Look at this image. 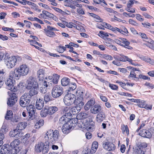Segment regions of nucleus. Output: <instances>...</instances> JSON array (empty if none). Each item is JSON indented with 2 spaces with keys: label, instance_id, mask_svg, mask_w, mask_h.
Wrapping results in <instances>:
<instances>
[{
  "label": "nucleus",
  "instance_id": "1",
  "mask_svg": "<svg viewBox=\"0 0 154 154\" xmlns=\"http://www.w3.org/2000/svg\"><path fill=\"white\" fill-rule=\"evenodd\" d=\"M25 87L29 90L28 94L30 97L37 94L38 93V83L36 78L33 76H30L26 81Z\"/></svg>",
  "mask_w": 154,
  "mask_h": 154
},
{
  "label": "nucleus",
  "instance_id": "2",
  "mask_svg": "<svg viewBox=\"0 0 154 154\" xmlns=\"http://www.w3.org/2000/svg\"><path fill=\"white\" fill-rule=\"evenodd\" d=\"M29 71V68L27 65L25 64H22L18 68H16L14 71H11L10 72V76L11 77H16L19 79L21 76L27 75Z\"/></svg>",
  "mask_w": 154,
  "mask_h": 154
},
{
  "label": "nucleus",
  "instance_id": "3",
  "mask_svg": "<svg viewBox=\"0 0 154 154\" xmlns=\"http://www.w3.org/2000/svg\"><path fill=\"white\" fill-rule=\"evenodd\" d=\"M59 133L57 130H48L46 134L45 138L48 139L52 144L55 143L58 141L59 137Z\"/></svg>",
  "mask_w": 154,
  "mask_h": 154
},
{
  "label": "nucleus",
  "instance_id": "4",
  "mask_svg": "<svg viewBox=\"0 0 154 154\" xmlns=\"http://www.w3.org/2000/svg\"><path fill=\"white\" fill-rule=\"evenodd\" d=\"M21 60V57L19 56H11L5 59V63L8 68L11 69L16 65L17 62Z\"/></svg>",
  "mask_w": 154,
  "mask_h": 154
},
{
  "label": "nucleus",
  "instance_id": "5",
  "mask_svg": "<svg viewBox=\"0 0 154 154\" xmlns=\"http://www.w3.org/2000/svg\"><path fill=\"white\" fill-rule=\"evenodd\" d=\"M147 144L146 143H142L140 144L136 147L133 148V150L128 151L127 154H144L145 148L147 147Z\"/></svg>",
  "mask_w": 154,
  "mask_h": 154
},
{
  "label": "nucleus",
  "instance_id": "6",
  "mask_svg": "<svg viewBox=\"0 0 154 154\" xmlns=\"http://www.w3.org/2000/svg\"><path fill=\"white\" fill-rule=\"evenodd\" d=\"M9 77L5 81V84L7 86V88L10 90V92L14 93L17 91V88H16L14 85L15 84V80L14 79H18L16 77H11L10 76V73H9Z\"/></svg>",
  "mask_w": 154,
  "mask_h": 154
},
{
  "label": "nucleus",
  "instance_id": "7",
  "mask_svg": "<svg viewBox=\"0 0 154 154\" xmlns=\"http://www.w3.org/2000/svg\"><path fill=\"white\" fill-rule=\"evenodd\" d=\"M31 97L29 96L28 93H25L21 97L20 101V104L21 106L24 107L29 104Z\"/></svg>",
  "mask_w": 154,
  "mask_h": 154
},
{
  "label": "nucleus",
  "instance_id": "8",
  "mask_svg": "<svg viewBox=\"0 0 154 154\" xmlns=\"http://www.w3.org/2000/svg\"><path fill=\"white\" fill-rule=\"evenodd\" d=\"M75 99V96L72 94H68L66 95L63 99L65 104L67 106L72 105L74 103Z\"/></svg>",
  "mask_w": 154,
  "mask_h": 154
},
{
  "label": "nucleus",
  "instance_id": "9",
  "mask_svg": "<svg viewBox=\"0 0 154 154\" xmlns=\"http://www.w3.org/2000/svg\"><path fill=\"white\" fill-rule=\"evenodd\" d=\"M120 56L121 57L120 58L116 56H114V58L116 60H119L120 61L123 62H128L130 64L135 66H139L138 64L134 62V61L135 60H133L128 57L122 54L120 55Z\"/></svg>",
  "mask_w": 154,
  "mask_h": 154
},
{
  "label": "nucleus",
  "instance_id": "10",
  "mask_svg": "<svg viewBox=\"0 0 154 154\" xmlns=\"http://www.w3.org/2000/svg\"><path fill=\"white\" fill-rule=\"evenodd\" d=\"M63 93V89L59 85H56L54 87L52 91V95L54 98L59 97Z\"/></svg>",
  "mask_w": 154,
  "mask_h": 154
},
{
  "label": "nucleus",
  "instance_id": "11",
  "mask_svg": "<svg viewBox=\"0 0 154 154\" xmlns=\"http://www.w3.org/2000/svg\"><path fill=\"white\" fill-rule=\"evenodd\" d=\"M57 31L58 30L56 28L50 26H48L47 28L44 29V32L46 35L51 37H54L56 36L55 34L53 31Z\"/></svg>",
  "mask_w": 154,
  "mask_h": 154
},
{
  "label": "nucleus",
  "instance_id": "12",
  "mask_svg": "<svg viewBox=\"0 0 154 154\" xmlns=\"http://www.w3.org/2000/svg\"><path fill=\"white\" fill-rule=\"evenodd\" d=\"M8 93L10 97L8 99L7 103L8 106H12L17 102V97L16 94L14 93L8 92Z\"/></svg>",
  "mask_w": 154,
  "mask_h": 154
},
{
  "label": "nucleus",
  "instance_id": "13",
  "mask_svg": "<svg viewBox=\"0 0 154 154\" xmlns=\"http://www.w3.org/2000/svg\"><path fill=\"white\" fill-rule=\"evenodd\" d=\"M26 108L29 113L28 120H32L35 118V109L34 106L32 105H29Z\"/></svg>",
  "mask_w": 154,
  "mask_h": 154
},
{
  "label": "nucleus",
  "instance_id": "14",
  "mask_svg": "<svg viewBox=\"0 0 154 154\" xmlns=\"http://www.w3.org/2000/svg\"><path fill=\"white\" fill-rule=\"evenodd\" d=\"M60 78V75L56 74H54L53 75L48 76L46 77L45 79L48 82V83L49 82L55 84L57 83L59 79Z\"/></svg>",
  "mask_w": 154,
  "mask_h": 154
},
{
  "label": "nucleus",
  "instance_id": "15",
  "mask_svg": "<svg viewBox=\"0 0 154 154\" xmlns=\"http://www.w3.org/2000/svg\"><path fill=\"white\" fill-rule=\"evenodd\" d=\"M70 122H67L64 124L62 128V131L65 134H67L69 133L70 130L74 128V126Z\"/></svg>",
  "mask_w": 154,
  "mask_h": 154
},
{
  "label": "nucleus",
  "instance_id": "16",
  "mask_svg": "<svg viewBox=\"0 0 154 154\" xmlns=\"http://www.w3.org/2000/svg\"><path fill=\"white\" fill-rule=\"evenodd\" d=\"M103 148L109 151H113L116 148V146L113 144L109 142H106L103 143Z\"/></svg>",
  "mask_w": 154,
  "mask_h": 154
},
{
  "label": "nucleus",
  "instance_id": "17",
  "mask_svg": "<svg viewBox=\"0 0 154 154\" xmlns=\"http://www.w3.org/2000/svg\"><path fill=\"white\" fill-rule=\"evenodd\" d=\"M101 109V107L100 105L95 104L91 108L90 112L92 114H96L100 112Z\"/></svg>",
  "mask_w": 154,
  "mask_h": 154
},
{
  "label": "nucleus",
  "instance_id": "18",
  "mask_svg": "<svg viewBox=\"0 0 154 154\" xmlns=\"http://www.w3.org/2000/svg\"><path fill=\"white\" fill-rule=\"evenodd\" d=\"M42 153L43 154H45L48 152L49 150L50 143L47 141L44 143L42 142Z\"/></svg>",
  "mask_w": 154,
  "mask_h": 154
},
{
  "label": "nucleus",
  "instance_id": "19",
  "mask_svg": "<svg viewBox=\"0 0 154 154\" xmlns=\"http://www.w3.org/2000/svg\"><path fill=\"white\" fill-rule=\"evenodd\" d=\"M73 103L79 107L82 108L84 104V103L83 101V97L81 96L78 97L76 99L75 98Z\"/></svg>",
  "mask_w": 154,
  "mask_h": 154
},
{
  "label": "nucleus",
  "instance_id": "20",
  "mask_svg": "<svg viewBox=\"0 0 154 154\" xmlns=\"http://www.w3.org/2000/svg\"><path fill=\"white\" fill-rule=\"evenodd\" d=\"M44 104L42 98H40L36 100L35 103L36 108L38 110H41L43 108Z\"/></svg>",
  "mask_w": 154,
  "mask_h": 154
},
{
  "label": "nucleus",
  "instance_id": "21",
  "mask_svg": "<svg viewBox=\"0 0 154 154\" xmlns=\"http://www.w3.org/2000/svg\"><path fill=\"white\" fill-rule=\"evenodd\" d=\"M139 134L142 137L147 138H150L152 136L151 133L149 131L146 129L140 131Z\"/></svg>",
  "mask_w": 154,
  "mask_h": 154
},
{
  "label": "nucleus",
  "instance_id": "22",
  "mask_svg": "<svg viewBox=\"0 0 154 154\" xmlns=\"http://www.w3.org/2000/svg\"><path fill=\"white\" fill-rule=\"evenodd\" d=\"M106 118L105 113L103 112L98 113L96 117V121L98 122H101L104 120Z\"/></svg>",
  "mask_w": 154,
  "mask_h": 154
},
{
  "label": "nucleus",
  "instance_id": "23",
  "mask_svg": "<svg viewBox=\"0 0 154 154\" xmlns=\"http://www.w3.org/2000/svg\"><path fill=\"white\" fill-rule=\"evenodd\" d=\"M95 103L94 100L93 98L91 99L85 105V109L86 111L88 110L91 106H94Z\"/></svg>",
  "mask_w": 154,
  "mask_h": 154
},
{
  "label": "nucleus",
  "instance_id": "24",
  "mask_svg": "<svg viewBox=\"0 0 154 154\" xmlns=\"http://www.w3.org/2000/svg\"><path fill=\"white\" fill-rule=\"evenodd\" d=\"M104 39V41L103 42V43L105 45L109 48L112 47V43L113 42V40L112 39L108 37H105Z\"/></svg>",
  "mask_w": 154,
  "mask_h": 154
},
{
  "label": "nucleus",
  "instance_id": "25",
  "mask_svg": "<svg viewBox=\"0 0 154 154\" xmlns=\"http://www.w3.org/2000/svg\"><path fill=\"white\" fill-rule=\"evenodd\" d=\"M41 85V86L40 88L41 92L43 94H45L47 92V88L48 86L47 82L45 81L42 83Z\"/></svg>",
  "mask_w": 154,
  "mask_h": 154
},
{
  "label": "nucleus",
  "instance_id": "26",
  "mask_svg": "<svg viewBox=\"0 0 154 154\" xmlns=\"http://www.w3.org/2000/svg\"><path fill=\"white\" fill-rule=\"evenodd\" d=\"M122 40V44H123L122 46L128 49L131 50L133 49L132 47L129 46L130 43L126 38H124L121 39Z\"/></svg>",
  "mask_w": 154,
  "mask_h": 154
},
{
  "label": "nucleus",
  "instance_id": "27",
  "mask_svg": "<svg viewBox=\"0 0 154 154\" xmlns=\"http://www.w3.org/2000/svg\"><path fill=\"white\" fill-rule=\"evenodd\" d=\"M137 71V70L136 69L133 68L130 72V74L128 76L129 78H131L135 80H138L139 78L136 76V74L135 72V71Z\"/></svg>",
  "mask_w": 154,
  "mask_h": 154
},
{
  "label": "nucleus",
  "instance_id": "28",
  "mask_svg": "<svg viewBox=\"0 0 154 154\" xmlns=\"http://www.w3.org/2000/svg\"><path fill=\"white\" fill-rule=\"evenodd\" d=\"M62 112L64 114V116L65 117L70 116L71 113L70 112V109L69 107L66 106L64 107L62 109Z\"/></svg>",
  "mask_w": 154,
  "mask_h": 154
},
{
  "label": "nucleus",
  "instance_id": "29",
  "mask_svg": "<svg viewBox=\"0 0 154 154\" xmlns=\"http://www.w3.org/2000/svg\"><path fill=\"white\" fill-rule=\"evenodd\" d=\"M42 142H39L36 143L35 146V150L38 152H41L42 151Z\"/></svg>",
  "mask_w": 154,
  "mask_h": 154
},
{
  "label": "nucleus",
  "instance_id": "30",
  "mask_svg": "<svg viewBox=\"0 0 154 154\" xmlns=\"http://www.w3.org/2000/svg\"><path fill=\"white\" fill-rule=\"evenodd\" d=\"M98 147V143L96 141L93 142L92 144V147L90 150V153L93 154L95 152Z\"/></svg>",
  "mask_w": 154,
  "mask_h": 154
},
{
  "label": "nucleus",
  "instance_id": "31",
  "mask_svg": "<svg viewBox=\"0 0 154 154\" xmlns=\"http://www.w3.org/2000/svg\"><path fill=\"white\" fill-rule=\"evenodd\" d=\"M49 113V107L45 106L44 109L41 111V116L42 117H45Z\"/></svg>",
  "mask_w": 154,
  "mask_h": 154
},
{
  "label": "nucleus",
  "instance_id": "32",
  "mask_svg": "<svg viewBox=\"0 0 154 154\" xmlns=\"http://www.w3.org/2000/svg\"><path fill=\"white\" fill-rule=\"evenodd\" d=\"M20 140L18 139H16L12 142L10 144V147L15 148H19V145L20 143Z\"/></svg>",
  "mask_w": 154,
  "mask_h": 154
},
{
  "label": "nucleus",
  "instance_id": "33",
  "mask_svg": "<svg viewBox=\"0 0 154 154\" xmlns=\"http://www.w3.org/2000/svg\"><path fill=\"white\" fill-rule=\"evenodd\" d=\"M38 77L39 81H43L44 79L45 74L44 70L42 69H40L37 72Z\"/></svg>",
  "mask_w": 154,
  "mask_h": 154
},
{
  "label": "nucleus",
  "instance_id": "34",
  "mask_svg": "<svg viewBox=\"0 0 154 154\" xmlns=\"http://www.w3.org/2000/svg\"><path fill=\"white\" fill-rule=\"evenodd\" d=\"M8 146V144H5L2 146L0 150L1 154H7L9 153Z\"/></svg>",
  "mask_w": 154,
  "mask_h": 154
},
{
  "label": "nucleus",
  "instance_id": "35",
  "mask_svg": "<svg viewBox=\"0 0 154 154\" xmlns=\"http://www.w3.org/2000/svg\"><path fill=\"white\" fill-rule=\"evenodd\" d=\"M82 108L77 106L72 107L70 109V112H72L74 115L78 113Z\"/></svg>",
  "mask_w": 154,
  "mask_h": 154
},
{
  "label": "nucleus",
  "instance_id": "36",
  "mask_svg": "<svg viewBox=\"0 0 154 154\" xmlns=\"http://www.w3.org/2000/svg\"><path fill=\"white\" fill-rule=\"evenodd\" d=\"M77 116L79 119H86L89 115L88 113L82 112L78 114Z\"/></svg>",
  "mask_w": 154,
  "mask_h": 154
},
{
  "label": "nucleus",
  "instance_id": "37",
  "mask_svg": "<svg viewBox=\"0 0 154 154\" xmlns=\"http://www.w3.org/2000/svg\"><path fill=\"white\" fill-rule=\"evenodd\" d=\"M67 117H65L64 116H62L59 119V123L60 124H63V125L65 124L68 121V118Z\"/></svg>",
  "mask_w": 154,
  "mask_h": 154
},
{
  "label": "nucleus",
  "instance_id": "38",
  "mask_svg": "<svg viewBox=\"0 0 154 154\" xmlns=\"http://www.w3.org/2000/svg\"><path fill=\"white\" fill-rule=\"evenodd\" d=\"M27 125V123L25 122H21L18 124L17 128L21 131V130L24 129Z\"/></svg>",
  "mask_w": 154,
  "mask_h": 154
},
{
  "label": "nucleus",
  "instance_id": "39",
  "mask_svg": "<svg viewBox=\"0 0 154 154\" xmlns=\"http://www.w3.org/2000/svg\"><path fill=\"white\" fill-rule=\"evenodd\" d=\"M70 82L69 79L66 77L63 78L61 80L62 85L63 86H66L69 84Z\"/></svg>",
  "mask_w": 154,
  "mask_h": 154
},
{
  "label": "nucleus",
  "instance_id": "40",
  "mask_svg": "<svg viewBox=\"0 0 154 154\" xmlns=\"http://www.w3.org/2000/svg\"><path fill=\"white\" fill-rule=\"evenodd\" d=\"M11 149L9 151V154H17L20 151L19 148H15L13 147H11Z\"/></svg>",
  "mask_w": 154,
  "mask_h": 154
},
{
  "label": "nucleus",
  "instance_id": "41",
  "mask_svg": "<svg viewBox=\"0 0 154 154\" xmlns=\"http://www.w3.org/2000/svg\"><path fill=\"white\" fill-rule=\"evenodd\" d=\"M44 120L42 119L40 120L35 124V128L38 129L42 126L44 124Z\"/></svg>",
  "mask_w": 154,
  "mask_h": 154
},
{
  "label": "nucleus",
  "instance_id": "42",
  "mask_svg": "<svg viewBox=\"0 0 154 154\" xmlns=\"http://www.w3.org/2000/svg\"><path fill=\"white\" fill-rule=\"evenodd\" d=\"M13 112L11 110H8L7 111L6 116L5 117L7 120H11L12 117Z\"/></svg>",
  "mask_w": 154,
  "mask_h": 154
},
{
  "label": "nucleus",
  "instance_id": "43",
  "mask_svg": "<svg viewBox=\"0 0 154 154\" xmlns=\"http://www.w3.org/2000/svg\"><path fill=\"white\" fill-rule=\"evenodd\" d=\"M49 110L50 111V114L52 115L58 110V108L56 106H51L49 107Z\"/></svg>",
  "mask_w": 154,
  "mask_h": 154
},
{
  "label": "nucleus",
  "instance_id": "44",
  "mask_svg": "<svg viewBox=\"0 0 154 154\" xmlns=\"http://www.w3.org/2000/svg\"><path fill=\"white\" fill-rule=\"evenodd\" d=\"M5 73V72L3 69L0 70V88L2 86L3 81L2 80L3 79V76Z\"/></svg>",
  "mask_w": 154,
  "mask_h": 154
},
{
  "label": "nucleus",
  "instance_id": "45",
  "mask_svg": "<svg viewBox=\"0 0 154 154\" xmlns=\"http://www.w3.org/2000/svg\"><path fill=\"white\" fill-rule=\"evenodd\" d=\"M90 122L88 124V125L87 127V129L89 131H91L93 130L94 128V123L92 120H91L89 121Z\"/></svg>",
  "mask_w": 154,
  "mask_h": 154
},
{
  "label": "nucleus",
  "instance_id": "46",
  "mask_svg": "<svg viewBox=\"0 0 154 154\" xmlns=\"http://www.w3.org/2000/svg\"><path fill=\"white\" fill-rule=\"evenodd\" d=\"M100 57H103L106 60H111L113 59V58L111 56L108 54H100Z\"/></svg>",
  "mask_w": 154,
  "mask_h": 154
},
{
  "label": "nucleus",
  "instance_id": "47",
  "mask_svg": "<svg viewBox=\"0 0 154 154\" xmlns=\"http://www.w3.org/2000/svg\"><path fill=\"white\" fill-rule=\"evenodd\" d=\"M122 130L123 133H125L128 135L129 134V131L128 127L127 125H123L122 126Z\"/></svg>",
  "mask_w": 154,
  "mask_h": 154
},
{
  "label": "nucleus",
  "instance_id": "48",
  "mask_svg": "<svg viewBox=\"0 0 154 154\" xmlns=\"http://www.w3.org/2000/svg\"><path fill=\"white\" fill-rule=\"evenodd\" d=\"M119 32L126 36L128 35V33L127 29L125 27H122V29H120Z\"/></svg>",
  "mask_w": 154,
  "mask_h": 154
},
{
  "label": "nucleus",
  "instance_id": "49",
  "mask_svg": "<svg viewBox=\"0 0 154 154\" xmlns=\"http://www.w3.org/2000/svg\"><path fill=\"white\" fill-rule=\"evenodd\" d=\"M66 47L60 45L57 48V50L58 52L60 53H62L66 50Z\"/></svg>",
  "mask_w": 154,
  "mask_h": 154
},
{
  "label": "nucleus",
  "instance_id": "50",
  "mask_svg": "<svg viewBox=\"0 0 154 154\" xmlns=\"http://www.w3.org/2000/svg\"><path fill=\"white\" fill-rule=\"evenodd\" d=\"M17 134L15 138L18 139L20 138L23 135V133L20 130L17 129Z\"/></svg>",
  "mask_w": 154,
  "mask_h": 154
},
{
  "label": "nucleus",
  "instance_id": "51",
  "mask_svg": "<svg viewBox=\"0 0 154 154\" xmlns=\"http://www.w3.org/2000/svg\"><path fill=\"white\" fill-rule=\"evenodd\" d=\"M69 91H73L77 87L76 84L75 83H71L69 84Z\"/></svg>",
  "mask_w": 154,
  "mask_h": 154
},
{
  "label": "nucleus",
  "instance_id": "52",
  "mask_svg": "<svg viewBox=\"0 0 154 154\" xmlns=\"http://www.w3.org/2000/svg\"><path fill=\"white\" fill-rule=\"evenodd\" d=\"M116 83H118L123 89L126 90H128V88L126 86V83L119 81H116Z\"/></svg>",
  "mask_w": 154,
  "mask_h": 154
},
{
  "label": "nucleus",
  "instance_id": "53",
  "mask_svg": "<svg viewBox=\"0 0 154 154\" xmlns=\"http://www.w3.org/2000/svg\"><path fill=\"white\" fill-rule=\"evenodd\" d=\"M139 102H138L137 105L140 108H144L145 105V101L140 99Z\"/></svg>",
  "mask_w": 154,
  "mask_h": 154
},
{
  "label": "nucleus",
  "instance_id": "54",
  "mask_svg": "<svg viewBox=\"0 0 154 154\" xmlns=\"http://www.w3.org/2000/svg\"><path fill=\"white\" fill-rule=\"evenodd\" d=\"M17 129H14L13 131H11L9 134L10 137H16V135H17Z\"/></svg>",
  "mask_w": 154,
  "mask_h": 154
},
{
  "label": "nucleus",
  "instance_id": "55",
  "mask_svg": "<svg viewBox=\"0 0 154 154\" xmlns=\"http://www.w3.org/2000/svg\"><path fill=\"white\" fill-rule=\"evenodd\" d=\"M42 13H44V14L45 15V19H46L47 17L50 18V17H51V15H52V14H51L48 11H42Z\"/></svg>",
  "mask_w": 154,
  "mask_h": 154
},
{
  "label": "nucleus",
  "instance_id": "56",
  "mask_svg": "<svg viewBox=\"0 0 154 154\" xmlns=\"http://www.w3.org/2000/svg\"><path fill=\"white\" fill-rule=\"evenodd\" d=\"M77 12L79 14L84 15L85 14L84 10L82 8L77 9Z\"/></svg>",
  "mask_w": 154,
  "mask_h": 154
},
{
  "label": "nucleus",
  "instance_id": "57",
  "mask_svg": "<svg viewBox=\"0 0 154 154\" xmlns=\"http://www.w3.org/2000/svg\"><path fill=\"white\" fill-rule=\"evenodd\" d=\"M122 38H119V39H116L114 41L117 44L121 46H123V44H122V40H121V39Z\"/></svg>",
  "mask_w": 154,
  "mask_h": 154
},
{
  "label": "nucleus",
  "instance_id": "58",
  "mask_svg": "<svg viewBox=\"0 0 154 154\" xmlns=\"http://www.w3.org/2000/svg\"><path fill=\"white\" fill-rule=\"evenodd\" d=\"M146 41L149 43L148 45V46L149 47V48H154V46L152 45L154 43V42L153 40L150 39L149 41Z\"/></svg>",
  "mask_w": 154,
  "mask_h": 154
},
{
  "label": "nucleus",
  "instance_id": "59",
  "mask_svg": "<svg viewBox=\"0 0 154 154\" xmlns=\"http://www.w3.org/2000/svg\"><path fill=\"white\" fill-rule=\"evenodd\" d=\"M125 10L129 12L134 13L135 12V9L134 8H132L131 7H126L125 8Z\"/></svg>",
  "mask_w": 154,
  "mask_h": 154
},
{
  "label": "nucleus",
  "instance_id": "60",
  "mask_svg": "<svg viewBox=\"0 0 154 154\" xmlns=\"http://www.w3.org/2000/svg\"><path fill=\"white\" fill-rule=\"evenodd\" d=\"M144 85L149 88L152 89L154 88V85L148 82L145 83Z\"/></svg>",
  "mask_w": 154,
  "mask_h": 154
},
{
  "label": "nucleus",
  "instance_id": "61",
  "mask_svg": "<svg viewBox=\"0 0 154 154\" xmlns=\"http://www.w3.org/2000/svg\"><path fill=\"white\" fill-rule=\"evenodd\" d=\"M44 100L45 102H48L51 100V97L48 95L46 94L44 97Z\"/></svg>",
  "mask_w": 154,
  "mask_h": 154
},
{
  "label": "nucleus",
  "instance_id": "62",
  "mask_svg": "<svg viewBox=\"0 0 154 154\" xmlns=\"http://www.w3.org/2000/svg\"><path fill=\"white\" fill-rule=\"evenodd\" d=\"M139 57L140 59L144 60L147 62H149V60H150V58H147L146 57L144 56H143L142 55L139 56Z\"/></svg>",
  "mask_w": 154,
  "mask_h": 154
},
{
  "label": "nucleus",
  "instance_id": "63",
  "mask_svg": "<svg viewBox=\"0 0 154 154\" xmlns=\"http://www.w3.org/2000/svg\"><path fill=\"white\" fill-rule=\"evenodd\" d=\"M136 19L137 20L141 22L143 21L144 20V19L142 18V16L140 14H137L136 15Z\"/></svg>",
  "mask_w": 154,
  "mask_h": 154
},
{
  "label": "nucleus",
  "instance_id": "64",
  "mask_svg": "<svg viewBox=\"0 0 154 154\" xmlns=\"http://www.w3.org/2000/svg\"><path fill=\"white\" fill-rule=\"evenodd\" d=\"M66 26L69 28H72V27L76 26V24L72 22L67 23L66 24Z\"/></svg>",
  "mask_w": 154,
  "mask_h": 154
}]
</instances>
